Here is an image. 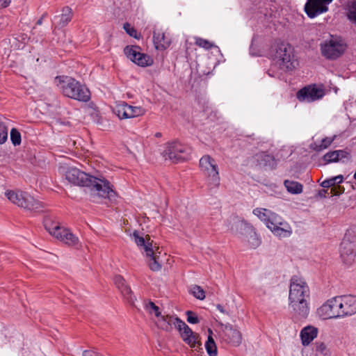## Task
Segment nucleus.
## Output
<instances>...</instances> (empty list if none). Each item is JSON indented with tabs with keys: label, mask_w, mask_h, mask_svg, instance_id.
Segmentation results:
<instances>
[{
	"label": "nucleus",
	"mask_w": 356,
	"mask_h": 356,
	"mask_svg": "<svg viewBox=\"0 0 356 356\" xmlns=\"http://www.w3.org/2000/svg\"><path fill=\"white\" fill-rule=\"evenodd\" d=\"M65 179L72 184L88 187L90 190V195L97 196L110 201L115 200L117 193L113 186L105 179H99L81 171L76 168H69L65 172Z\"/></svg>",
	"instance_id": "f257e3e1"
},
{
	"label": "nucleus",
	"mask_w": 356,
	"mask_h": 356,
	"mask_svg": "<svg viewBox=\"0 0 356 356\" xmlns=\"http://www.w3.org/2000/svg\"><path fill=\"white\" fill-rule=\"evenodd\" d=\"M309 298V289L306 282L294 275L291 279L289 299L293 310L307 312L309 309L307 300Z\"/></svg>",
	"instance_id": "f03ea898"
},
{
	"label": "nucleus",
	"mask_w": 356,
	"mask_h": 356,
	"mask_svg": "<svg viewBox=\"0 0 356 356\" xmlns=\"http://www.w3.org/2000/svg\"><path fill=\"white\" fill-rule=\"evenodd\" d=\"M59 80V88L65 97L82 102H88L90 99L89 89L79 81L70 76H57Z\"/></svg>",
	"instance_id": "7ed1b4c3"
},
{
	"label": "nucleus",
	"mask_w": 356,
	"mask_h": 356,
	"mask_svg": "<svg viewBox=\"0 0 356 356\" xmlns=\"http://www.w3.org/2000/svg\"><path fill=\"white\" fill-rule=\"evenodd\" d=\"M133 236L137 245L144 250L149 268L153 271L161 270V264L159 255L161 252L156 243H154L148 235L143 238L140 236L137 232H134Z\"/></svg>",
	"instance_id": "20e7f679"
},
{
	"label": "nucleus",
	"mask_w": 356,
	"mask_h": 356,
	"mask_svg": "<svg viewBox=\"0 0 356 356\" xmlns=\"http://www.w3.org/2000/svg\"><path fill=\"white\" fill-rule=\"evenodd\" d=\"M5 195L13 204L26 210L33 212H41L44 210V204L26 192L7 191Z\"/></svg>",
	"instance_id": "39448f33"
},
{
	"label": "nucleus",
	"mask_w": 356,
	"mask_h": 356,
	"mask_svg": "<svg viewBox=\"0 0 356 356\" xmlns=\"http://www.w3.org/2000/svg\"><path fill=\"white\" fill-rule=\"evenodd\" d=\"M319 312H356V297L338 296L327 300L319 308Z\"/></svg>",
	"instance_id": "423d86ee"
},
{
	"label": "nucleus",
	"mask_w": 356,
	"mask_h": 356,
	"mask_svg": "<svg viewBox=\"0 0 356 356\" xmlns=\"http://www.w3.org/2000/svg\"><path fill=\"white\" fill-rule=\"evenodd\" d=\"M200 168L207 177V181L210 188H217L220 185L219 170L216 160L209 155H204L200 159Z\"/></svg>",
	"instance_id": "0eeeda50"
},
{
	"label": "nucleus",
	"mask_w": 356,
	"mask_h": 356,
	"mask_svg": "<svg viewBox=\"0 0 356 356\" xmlns=\"http://www.w3.org/2000/svg\"><path fill=\"white\" fill-rule=\"evenodd\" d=\"M346 44L339 38H332L321 44V52L328 60H336L346 51Z\"/></svg>",
	"instance_id": "6e6552de"
},
{
	"label": "nucleus",
	"mask_w": 356,
	"mask_h": 356,
	"mask_svg": "<svg viewBox=\"0 0 356 356\" xmlns=\"http://www.w3.org/2000/svg\"><path fill=\"white\" fill-rule=\"evenodd\" d=\"M191 152V148L177 141L169 143L166 145L163 156L165 159H168L174 163L188 159Z\"/></svg>",
	"instance_id": "1a4fd4ad"
},
{
	"label": "nucleus",
	"mask_w": 356,
	"mask_h": 356,
	"mask_svg": "<svg viewBox=\"0 0 356 356\" xmlns=\"http://www.w3.org/2000/svg\"><path fill=\"white\" fill-rule=\"evenodd\" d=\"M238 232L245 237L250 248H257L261 244V240L254 231V227L244 220H238L232 230Z\"/></svg>",
	"instance_id": "9d476101"
},
{
	"label": "nucleus",
	"mask_w": 356,
	"mask_h": 356,
	"mask_svg": "<svg viewBox=\"0 0 356 356\" xmlns=\"http://www.w3.org/2000/svg\"><path fill=\"white\" fill-rule=\"evenodd\" d=\"M350 231L348 230L340 245V255L344 264L351 265L356 257V243L350 241L349 236Z\"/></svg>",
	"instance_id": "9b49d317"
},
{
	"label": "nucleus",
	"mask_w": 356,
	"mask_h": 356,
	"mask_svg": "<svg viewBox=\"0 0 356 356\" xmlns=\"http://www.w3.org/2000/svg\"><path fill=\"white\" fill-rule=\"evenodd\" d=\"M114 112L122 120L142 116L145 113V109L141 106H133L122 102L116 106Z\"/></svg>",
	"instance_id": "f8f14e48"
},
{
	"label": "nucleus",
	"mask_w": 356,
	"mask_h": 356,
	"mask_svg": "<svg viewBox=\"0 0 356 356\" xmlns=\"http://www.w3.org/2000/svg\"><path fill=\"white\" fill-rule=\"evenodd\" d=\"M151 318L158 328L168 332H171L173 327L175 328L179 320L175 316L166 313H154Z\"/></svg>",
	"instance_id": "ddd939ff"
},
{
	"label": "nucleus",
	"mask_w": 356,
	"mask_h": 356,
	"mask_svg": "<svg viewBox=\"0 0 356 356\" xmlns=\"http://www.w3.org/2000/svg\"><path fill=\"white\" fill-rule=\"evenodd\" d=\"M138 46H127L124 52L132 62L141 67H147L153 64V59L148 55L138 51Z\"/></svg>",
	"instance_id": "4468645a"
},
{
	"label": "nucleus",
	"mask_w": 356,
	"mask_h": 356,
	"mask_svg": "<svg viewBox=\"0 0 356 356\" xmlns=\"http://www.w3.org/2000/svg\"><path fill=\"white\" fill-rule=\"evenodd\" d=\"M324 95L323 89L313 85L305 86L298 90L296 97L300 102H312L321 99Z\"/></svg>",
	"instance_id": "2eb2a0df"
},
{
	"label": "nucleus",
	"mask_w": 356,
	"mask_h": 356,
	"mask_svg": "<svg viewBox=\"0 0 356 356\" xmlns=\"http://www.w3.org/2000/svg\"><path fill=\"white\" fill-rule=\"evenodd\" d=\"M333 0H308L305 5V11L310 18H314L318 15L328 10L327 5Z\"/></svg>",
	"instance_id": "dca6fc26"
},
{
	"label": "nucleus",
	"mask_w": 356,
	"mask_h": 356,
	"mask_svg": "<svg viewBox=\"0 0 356 356\" xmlns=\"http://www.w3.org/2000/svg\"><path fill=\"white\" fill-rule=\"evenodd\" d=\"M277 54L282 60V63L280 65L282 68L289 71L296 68L298 62L294 58V56L292 54L290 46L286 47L285 44H281L277 51Z\"/></svg>",
	"instance_id": "f3484780"
},
{
	"label": "nucleus",
	"mask_w": 356,
	"mask_h": 356,
	"mask_svg": "<svg viewBox=\"0 0 356 356\" xmlns=\"http://www.w3.org/2000/svg\"><path fill=\"white\" fill-rule=\"evenodd\" d=\"M222 341L232 346H238L241 343L242 335L241 332L232 326H225L220 334Z\"/></svg>",
	"instance_id": "a211bd4d"
},
{
	"label": "nucleus",
	"mask_w": 356,
	"mask_h": 356,
	"mask_svg": "<svg viewBox=\"0 0 356 356\" xmlns=\"http://www.w3.org/2000/svg\"><path fill=\"white\" fill-rule=\"evenodd\" d=\"M175 329L178 330L181 338L185 343L192 348L195 347L197 335L184 321L179 319Z\"/></svg>",
	"instance_id": "6ab92c4d"
},
{
	"label": "nucleus",
	"mask_w": 356,
	"mask_h": 356,
	"mask_svg": "<svg viewBox=\"0 0 356 356\" xmlns=\"http://www.w3.org/2000/svg\"><path fill=\"white\" fill-rule=\"evenodd\" d=\"M114 284L118 290L120 291L122 296L129 302H134L133 292L129 286L126 283L125 280L121 275H115L113 279Z\"/></svg>",
	"instance_id": "aec40b11"
},
{
	"label": "nucleus",
	"mask_w": 356,
	"mask_h": 356,
	"mask_svg": "<svg viewBox=\"0 0 356 356\" xmlns=\"http://www.w3.org/2000/svg\"><path fill=\"white\" fill-rule=\"evenodd\" d=\"M254 159L260 168L273 170L277 165L274 156L265 152L257 154L254 156Z\"/></svg>",
	"instance_id": "412c9836"
},
{
	"label": "nucleus",
	"mask_w": 356,
	"mask_h": 356,
	"mask_svg": "<svg viewBox=\"0 0 356 356\" xmlns=\"http://www.w3.org/2000/svg\"><path fill=\"white\" fill-rule=\"evenodd\" d=\"M55 237L70 246H75L79 244L78 237L73 234L70 229L64 227H62L58 233L56 232Z\"/></svg>",
	"instance_id": "4be33fe9"
},
{
	"label": "nucleus",
	"mask_w": 356,
	"mask_h": 356,
	"mask_svg": "<svg viewBox=\"0 0 356 356\" xmlns=\"http://www.w3.org/2000/svg\"><path fill=\"white\" fill-rule=\"evenodd\" d=\"M153 42L157 50H164L170 44V40L165 37L164 33L160 31H154Z\"/></svg>",
	"instance_id": "5701e85b"
},
{
	"label": "nucleus",
	"mask_w": 356,
	"mask_h": 356,
	"mask_svg": "<svg viewBox=\"0 0 356 356\" xmlns=\"http://www.w3.org/2000/svg\"><path fill=\"white\" fill-rule=\"evenodd\" d=\"M317 334L318 329L314 327L307 326L303 328L300 332L302 345L308 346L317 337Z\"/></svg>",
	"instance_id": "b1692460"
},
{
	"label": "nucleus",
	"mask_w": 356,
	"mask_h": 356,
	"mask_svg": "<svg viewBox=\"0 0 356 356\" xmlns=\"http://www.w3.org/2000/svg\"><path fill=\"white\" fill-rule=\"evenodd\" d=\"M349 154L344 150H335L329 152L323 156L325 163L338 162L343 159H348Z\"/></svg>",
	"instance_id": "393cba45"
},
{
	"label": "nucleus",
	"mask_w": 356,
	"mask_h": 356,
	"mask_svg": "<svg viewBox=\"0 0 356 356\" xmlns=\"http://www.w3.org/2000/svg\"><path fill=\"white\" fill-rule=\"evenodd\" d=\"M321 186L324 188H330L331 196L333 195H340L341 194L344 193V188L341 186H335L333 178L331 177L330 179L324 180Z\"/></svg>",
	"instance_id": "a878e982"
},
{
	"label": "nucleus",
	"mask_w": 356,
	"mask_h": 356,
	"mask_svg": "<svg viewBox=\"0 0 356 356\" xmlns=\"http://www.w3.org/2000/svg\"><path fill=\"white\" fill-rule=\"evenodd\" d=\"M43 222L45 229L51 235H53L54 236H56V232L58 233L62 228L59 223L50 216H45Z\"/></svg>",
	"instance_id": "bb28decb"
},
{
	"label": "nucleus",
	"mask_w": 356,
	"mask_h": 356,
	"mask_svg": "<svg viewBox=\"0 0 356 356\" xmlns=\"http://www.w3.org/2000/svg\"><path fill=\"white\" fill-rule=\"evenodd\" d=\"M284 184L288 192L292 194H300L302 192L303 186L298 181L285 180Z\"/></svg>",
	"instance_id": "cd10ccee"
},
{
	"label": "nucleus",
	"mask_w": 356,
	"mask_h": 356,
	"mask_svg": "<svg viewBox=\"0 0 356 356\" xmlns=\"http://www.w3.org/2000/svg\"><path fill=\"white\" fill-rule=\"evenodd\" d=\"M334 138H324L321 140V143H312L310 145V147L316 152H321L326 148H327L333 142Z\"/></svg>",
	"instance_id": "c85d7f7f"
},
{
	"label": "nucleus",
	"mask_w": 356,
	"mask_h": 356,
	"mask_svg": "<svg viewBox=\"0 0 356 356\" xmlns=\"http://www.w3.org/2000/svg\"><path fill=\"white\" fill-rule=\"evenodd\" d=\"M72 18V9L69 7H65L63 9V13L60 15V19L59 22V26L61 27L65 26Z\"/></svg>",
	"instance_id": "c756f323"
},
{
	"label": "nucleus",
	"mask_w": 356,
	"mask_h": 356,
	"mask_svg": "<svg viewBox=\"0 0 356 356\" xmlns=\"http://www.w3.org/2000/svg\"><path fill=\"white\" fill-rule=\"evenodd\" d=\"M205 348L209 356H217V347L211 336H209Z\"/></svg>",
	"instance_id": "7c9ffc66"
},
{
	"label": "nucleus",
	"mask_w": 356,
	"mask_h": 356,
	"mask_svg": "<svg viewBox=\"0 0 356 356\" xmlns=\"http://www.w3.org/2000/svg\"><path fill=\"white\" fill-rule=\"evenodd\" d=\"M281 218L277 214L270 211L269 215L268 222H266V225L268 228L270 229V227H277L278 225H282V222L281 221Z\"/></svg>",
	"instance_id": "2f4dec72"
},
{
	"label": "nucleus",
	"mask_w": 356,
	"mask_h": 356,
	"mask_svg": "<svg viewBox=\"0 0 356 356\" xmlns=\"http://www.w3.org/2000/svg\"><path fill=\"white\" fill-rule=\"evenodd\" d=\"M253 213L266 224L268 222L270 211L264 208H256L253 210Z\"/></svg>",
	"instance_id": "473e14b6"
},
{
	"label": "nucleus",
	"mask_w": 356,
	"mask_h": 356,
	"mask_svg": "<svg viewBox=\"0 0 356 356\" xmlns=\"http://www.w3.org/2000/svg\"><path fill=\"white\" fill-rule=\"evenodd\" d=\"M315 351L316 356H330V350L327 348L326 345L323 342L316 343Z\"/></svg>",
	"instance_id": "72a5a7b5"
},
{
	"label": "nucleus",
	"mask_w": 356,
	"mask_h": 356,
	"mask_svg": "<svg viewBox=\"0 0 356 356\" xmlns=\"http://www.w3.org/2000/svg\"><path fill=\"white\" fill-rule=\"evenodd\" d=\"M190 292L194 297L199 300H203L205 298V292L204 289L198 285L192 286L190 289Z\"/></svg>",
	"instance_id": "f704fd0d"
},
{
	"label": "nucleus",
	"mask_w": 356,
	"mask_h": 356,
	"mask_svg": "<svg viewBox=\"0 0 356 356\" xmlns=\"http://www.w3.org/2000/svg\"><path fill=\"white\" fill-rule=\"evenodd\" d=\"M10 140L15 146L19 145L21 144V134L15 128H13L10 131Z\"/></svg>",
	"instance_id": "c9c22d12"
},
{
	"label": "nucleus",
	"mask_w": 356,
	"mask_h": 356,
	"mask_svg": "<svg viewBox=\"0 0 356 356\" xmlns=\"http://www.w3.org/2000/svg\"><path fill=\"white\" fill-rule=\"evenodd\" d=\"M195 44L197 46L202 47L207 50L211 49L213 47H214V44L210 41L201 38H196Z\"/></svg>",
	"instance_id": "e433bc0d"
},
{
	"label": "nucleus",
	"mask_w": 356,
	"mask_h": 356,
	"mask_svg": "<svg viewBox=\"0 0 356 356\" xmlns=\"http://www.w3.org/2000/svg\"><path fill=\"white\" fill-rule=\"evenodd\" d=\"M270 229L272 231V232L280 237H286L289 236L290 232H288L286 229L280 227V225H278L277 227H270Z\"/></svg>",
	"instance_id": "4c0bfd02"
},
{
	"label": "nucleus",
	"mask_w": 356,
	"mask_h": 356,
	"mask_svg": "<svg viewBox=\"0 0 356 356\" xmlns=\"http://www.w3.org/2000/svg\"><path fill=\"white\" fill-rule=\"evenodd\" d=\"M124 29L130 36L139 39L140 38V35L138 33L136 29L132 27L129 23H124L123 26Z\"/></svg>",
	"instance_id": "58836bf2"
},
{
	"label": "nucleus",
	"mask_w": 356,
	"mask_h": 356,
	"mask_svg": "<svg viewBox=\"0 0 356 356\" xmlns=\"http://www.w3.org/2000/svg\"><path fill=\"white\" fill-rule=\"evenodd\" d=\"M8 138L7 127L2 122H0V144L4 143Z\"/></svg>",
	"instance_id": "ea45409f"
},
{
	"label": "nucleus",
	"mask_w": 356,
	"mask_h": 356,
	"mask_svg": "<svg viewBox=\"0 0 356 356\" xmlns=\"http://www.w3.org/2000/svg\"><path fill=\"white\" fill-rule=\"evenodd\" d=\"M144 309L148 312H159V307L156 306L154 302L145 300L143 301Z\"/></svg>",
	"instance_id": "a19ab883"
},
{
	"label": "nucleus",
	"mask_w": 356,
	"mask_h": 356,
	"mask_svg": "<svg viewBox=\"0 0 356 356\" xmlns=\"http://www.w3.org/2000/svg\"><path fill=\"white\" fill-rule=\"evenodd\" d=\"M348 17L356 23V0L353 2L348 14Z\"/></svg>",
	"instance_id": "79ce46f5"
},
{
	"label": "nucleus",
	"mask_w": 356,
	"mask_h": 356,
	"mask_svg": "<svg viewBox=\"0 0 356 356\" xmlns=\"http://www.w3.org/2000/svg\"><path fill=\"white\" fill-rule=\"evenodd\" d=\"M348 313H343L342 314H337L334 316H330L328 315V313H321L319 317L321 319L325 320V319H331V318H343L347 316Z\"/></svg>",
	"instance_id": "37998d69"
},
{
	"label": "nucleus",
	"mask_w": 356,
	"mask_h": 356,
	"mask_svg": "<svg viewBox=\"0 0 356 356\" xmlns=\"http://www.w3.org/2000/svg\"><path fill=\"white\" fill-rule=\"evenodd\" d=\"M193 314L194 313H187V314L188 315L187 321L190 323H197L199 321L197 316L191 315Z\"/></svg>",
	"instance_id": "c03bdc74"
},
{
	"label": "nucleus",
	"mask_w": 356,
	"mask_h": 356,
	"mask_svg": "<svg viewBox=\"0 0 356 356\" xmlns=\"http://www.w3.org/2000/svg\"><path fill=\"white\" fill-rule=\"evenodd\" d=\"M328 191H329L328 188H327V189H321V190H320L318 191V195L320 197H322V198L326 197L327 195H331L330 191L328 192Z\"/></svg>",
	"instance_id": "a18cd8bd"
},
{
	"label": "nucleus",
	"mask_w": 356,
	"mask_h": 356,
	"mask_svg": "<svg viewBox=\"0 0 356 356\" xmlns=\"http://www.w3.org/2000/svg\"><path fill=\"white\" fill-rule=\"evenodd\" d=\"M332 178L335 186H340L339 184L342 183L343 180V177L342 175H338L333 177Z\"/></svg>",
	"instance_id": "49530a36"
},
{
	"label": "nucleus",
	"mask_w": 356,
	"mask_h": 356,
	"mask_svg": "<svg viewBox=\"0 0 356 356\" xmlns=\"http://www.w3.org/2000/svg\"><path fill=\"white\" fill-rule=\"evenodd\" d=\"M10 2V0H0V8L7 7Z\"/></svg>",
	"instance_id": "de8ad7c7"
},
{
	"label": "nucleus",
	"mask_w": 356,
	"mask_h": 356,
	"mask_svg": "<svg viewBox=\"0 0 356 356\" xmlns=\"http://www.w3.org/2000/svg\"><path fill=\"white\" fill-rule=\"evenodd\" d=\"M47 14L44 13L42 17L37 21L36 25H41L42 24L43 19L46 17Z\"/></svg>",
	"instance_id": "09e8293b"
},
{
	"label": "nucleus",
	"mask_w": 356,
	"mask_h": 356,
	"mask_svg": "<svg viewBox=\"0 0 356 356\" xmlns=\"http://www.w3.org/2000/svg\"><path fill=\"white\" fill-rule=\"evenodd\" d=\"M217 308L220 310V312H223L222 307L220 305H218Z\"/></svg>",
	"instance_id": "8fccbe9b"
},
{
	"label": "nucleus",
	"mask_w": 356,
	"mask_h": 356,
	"mask_svg": "<svg viewBox=\"0 0 356 356\" xmlns=\"http://www.w3.org/2000/svg\"><path fill=\"white\" fill-rule=\"evenodd\" d=\"M155 136H156V138H159V137H161V133H160V132H157V133H156V134H155Z\"/></svg>",
	"instance_id": "3c124183"
}]
</instances>
